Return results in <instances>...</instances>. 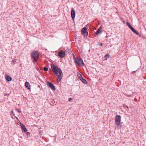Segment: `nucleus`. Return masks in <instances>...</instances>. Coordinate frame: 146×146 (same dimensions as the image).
Instances as JSON below:
<instances>
[{
  "mask_svg": "<svg viewBox=\"0 0 146 146\" xmlns=\"http://www.w3.org/2000/svg\"><path fill=\"white\" fill-rule=\"evenodd\" d=\"M39 55V54L37 51H34L32 53L31 56L33 59V62L35 63L37 62Z\"/></svg>",
  "mask_w": 146,
  "mask_h": 146,
  "instance_id": "1",
  "label": "nucleus"
},
{
  "mask_svg": "<svg viewBox=\"0 0 146 146\" xmlns=\"http://www.w3.org/2000/svg\"><path fill=\"white\" fill-rule=\"evenodd\" d=\"M121 117L120 115H117L115 116V124L117 126H119L121 124Z\"/></svg>",
  "mask_w": 146,
  "mask_h": 146,
  "instance_id": "2",
  "label": "nucleus"
},
{
  "mask_svg": "<svg viewBox=\"0 0 146 146\" xmlns=\"http://www.w3.org/2000/svg\"><path fill=\"white\" fill-rule=\"evenodd\" d=\"M74 63L76 65L79 66H84V63L81 58L80 59H77L74 62Z\"/></svg>",
  "mask_w": 146,
  "mask_h": 146,
  "instance_id": "3",
  "label": "nucleus"
},
{
  "mask_svg": "<svg viewBox=\"0 0 146 146\" xmlns=\"http://www.w3.org/2000/svg\"><path fill=\"white\" fill-rule=\"evenodd\" d=\"M87 29L86 27L83 28L81 30V33L82 35H84V36H87L88 35V32L86 31Z\"/></svg>",
  "mask_w": 146,
  "mask_h": 146,
  "instance_id": "4",
  "label": "nucleus"
},
{
  "mask_svg": "<svg viewBox=\"0 0 146 146\" xmlns=\"http://www.w3.org/2000/svg\"><path fill=\"white\" fill-rule=\"evenodd\" d=\"M46 84L47 86L48 87L50 88L52 90H56V89L55 86L51 82H46Z\"/></svg>",
  "mask_w": 146,
  "mask_h": 146,
  "instance_id": "5",
  "label": "nucleus"
},
{
  "mask_svg": "<svg viewBox=\"0 0 146 146\" xmlns=\"http://www.w3.org/2000/svg\"><path fill=\"white\" fill-rule=\"evenodd\" d=\"M51 69L53 72L57 71L58 67L57 66H54L53 63L51 64Z\"/></svg>",
  "mask_w": 146,
  "mask_h": 146,
  "instance_id": "6",
  "label": "nucleus"
},
{
  "mask_svg": "<svg viewBox=\"0 0 146 146\" xmlns=\"http://www.w3.org/2000/svg\"><path fill=\"white\" fill-rule=\"evenodd\" d=\"M65 55V52L62 51H59L58 53V56L61 58H63L64 57V56Z\"/></svg>",
  "mask_w": 146,
  "mask_h": 146,
  "instance_id": "7",
  "label": "nucleus"
},
{
  "mask_svg": "<svg viewBox=\"0 0 146 146\" xmlns=\"http://www.w3.org/2000/svg\"><path fill=\"white\" fill-rule=\"evenodd\" d=\"M71 14L72 18V19H74L75 16V11L73 8L72 9L71 11Z\"/></svg>",
  "mask_w": 146,
  "mask_h": 146,
  "instance_id": "8",
  "label": "nucleus"
},
{
  "mask_svg": "<svg viewBox=\"0 0 146 146\" xmlns=\"http://www.w3.org/2000/svg\"><path fill=\"white\" fill-rule=\"evenodd\" d=\"M102 28V27H100L94 33V35L95 36L97 35L98 34H101L102 33V31H100V30Z\"/></svg>",
  "mask_w": 146,
  "mask_h": 146,
  "instance_id": "9",
  "label": "nucleus"
},
{
  "mask_svg": "<svg viewBox=\"0 0 146 146\" xmlns=\"http://www.w3.org/2000/svg\"><path fill=\"white\" fill-rule=\"evenodd\" d=\"M5 78L6 80L8 81H11L12 80V78L8 75H5Z\"/></svg>",
  "mask_w": 146,
  "mask_h": 146,
  "instance_id": "10",
  "label": "nucleus"
},
{
  "mask_svg": "<svg viewBox=\"0 0 146 146\" xmlns=\"http://www.w3.org/2000/svg\"><path fill=\"white\" fill-rule=\"evenodd\" d=\"M25 87L27 88V89L29 90H30V86H31L29 84V82H25Z\"/></svg>",
  "mask_w": 146,
  "mask_h": 146,
  "instance_id": "11",
  "label": "nucleus"
},
{
  "mask_svg": "<svg viewBox=\"0 0 146 146\" xmlns=\"http://www.w3.org/2000/svg\"><path fill=\"white\" fill-rule=\"evenodd\" d=\"M80 79L84 83L86 84L87 83V81L85 79L83 78L82 76L80 78Z\"/></svg>",
  "mask_w": 146,
  "mask_h": 146,
  "instance_id": "12",
  "label": "nucleus"
},
{
  "mask_svg": "<svg viewBox=\"0 0 146 146\" xmlns=\"http://www.w3.org/2000/svg\"><path fill=\"white\" fill-rule=\"evenodd\" d=\"M62 77V75H58L57 78V82L59 83L61 80Z\"/></svg>",
  "mask_w": 146,
  "mask_h": 146,
  "instance_id": "13",
  "label": "nucleus"
},
{
  "mask_svg": "<svg viewBox=\"0 0 146 146\" xmlns=\"http://www.w3.org/2000/svg\"><path fill=\"white\" fill-rule=\"evenodd\" d=\"M126 25L129 27V28L132 30L133 28L132 27L130 23L129 22H126Z\"/></svg>",
  "mask_w": 146,
  "mask_h": 146,
  "instance_id": "14",
  "label": "nucleus"
},
{
  "mask_svg": "<svg viewBox=\"0 0 146 146\" xmlns=\"http://www.w3.org/2000/svg\"><path fill=\"white\" fill-rule=\"evenodd\" d=\"M23 131H24L26 134L27 135H28V134L29 133V132H28L26 128V127H25V128H23Z\"/></svg>",
  "mask_w": 146,
  "mask_h": 146,
  "instance_id": "15",
  "label": "nucleus"
},
{
  "mask_svg": "<svg viewBox=\"0 0 146 146\" xmlns=\"http://www.w3.org/2000/svg\"><path fill=\"white\" fill-rule=\"evenodd\" d=\"M110 57V55H109L108 54H106L104 56V60H107L108 58H109Z\"/></svg>",
  "mask_w": 146,
  "mask_h": 146,
  "instance_id": "16",
  "label": "nucleus"
},
{
  "mask_svg": "<svg viewBox=\"0 0 146 146\" xmlns=\"http://www.w3.org/2000/svg\"><path fill=\"white\" fill-rule=\"evenodd\" d=\"M131 31L136 35H138L139 34L138 32L136 31L134 28H133Z\"/></svg>",
  "mask_w": 146,
  "mask_h": 146,
  "instance_id": "17",
  "label": "nucleus"
},
{
  "mask_svg": "<svg viewBox=\"0 0 146 146\" xmlns=\"http://www.w3.org/2000/svg\"><path fill=\"white\" fill-rule=\"evenodd\" d=\"M66 52H68V53H71V50L70 49H69L68 48L66 49Z\"/></svg>",
  "mask_w": 146,
  "mask_h": 146,
  "instance_id": "18",
  "label": "nucleus"
},
{
  "mask_svg": "<svg viewBox=\"0 0 146 146\" xmlns=\"http://www.w3.org/2000/svg\"><path fill=\"white\" fill-rule=\"evenodd\" d=\"M73 57L74 62L75 60H77V58H76V57L74 54H73Z\"/></svg>",
  "mask_w": 146,
  "mask_h": 146,
  "instance_id": "19",
  "label": "nucleus"
},
{
  "mask_svg": "<svg viewBox=\"0 0 146 146\" xmlns=\"http://www.w3.org/2000/svg\"><path fill=\"white\" fill-rule=\"evenodd\" d=\"M44 70L45 71H47L48 70V68L45 66L44 67Z\"/></svg>",
  "mask_w": 146,
  "mask_h": 146,
  "instance_id": "20",
  "label": "nucleus"
},
{
  "mask_svg": "<svg viewBox=\"0 0 146 146\" xmlns=\"http://www.w3.org/2000/svg\"><path fill=\"white\" fill-rule=\"evenodd\" d=\"M58 72L59 74V75H62L63 76V74L62 73V70L61 71H60L59 72Z\"/></svg>",
  "mask_w": 146,
  "mask_h": 146,
  "instance_id": "21",
  "label": "nucleus"
},
{
  "mask_svg": "<svg viewBox=\"0 0 146 146\" xmlns=\"http://www.w3.org/2000/svg\"><path fill=\"white\" fill-rule=\"evenodd\" d=\"M53 73H54V74L56 75V76H57L58 75V72L57 71H55V72H53Z\"/></svg>",
  "mask_w": 146,
  "mask_h": 146,
  "instance_id": "22",
  "label": "nucleus"
},
{
  "mask_svg": "<svg viewBox=\"0 0 146 146\" xmlns=\"http://www.w3.org/2000/svg\"><path fill=\"white\" fill-rule=\"evenodd\" d=\"M21 127L22 129L25 127V126L23 124H21Z\"/></svg>",
  "mask_w": 146,
  "mask_h": 146,
  "instance_id": "23",
  "label": "nucleus"
},
{
  "mask_svg": "<svg viewBox=\"0 0 146 146\" xmlns=\"http://www.w3.org/2000/svg\"><path fill=\"white\" fill-rule=\"evenodd\" d=\"M52 103V104H54L55 105H56V102H55V101H54V100H53Z\"/></svg>",
  "mask_w": 146,
  "mask_h": 146,
  "instance_id": "24",
  "label": "nucleus"
},
{
  "mask_svg": "<svg viewBox=\"0 0 146 146\" xmlns=\"http://www.w3.org/2000/svg\"><path fill=\"white\" fill-rule=\"evenodd\" d=\"M123 107L125 108H126L128 109V106H126L125 105H123Z\"/></svg>",
  "mask_w": 146,
  "mask_h": 146,
  "instance_id": "25",
  "label": "nucleus"
},
{
  "mask_svg": "<svg viewBox=\"0 0 146 146\" xmlns=\"http://www.w3.org/2000/svg\"><path fill=\"white\" fill-rule=\"evenodd\" d=\"M60 71H61V69L60 68H58V69L57 70V72H59Z\"/></svg>",
  "mask_w": 146,
  "mask_h": 146,
  "instance_id": "26",
  "label": "nucleus"
},
{
  "mask_svg": "<svg viewBox=\"0 0 146 146\" xmlns=\"http://www.w3.org/2000/svg\"><path fill=\"white\" fill-rule=\"evenodd\" d=\"M72 99H73L72 98H69L68 99V101L70 102V101H71V100H72Z\"/></svg>",
  "mask_w": 146,
  "mask_h": 146,
  "instance_id": "27",
  "label": "nucleus"
},
{
  "mask_svg": "<svg viewBox=\"0 0 146 146\" xmlns=\"http://www.w3.org/2000/svg\"><path fill=\"white\" fill-rule=\"evenodd\" d=\"M16 110L19 113H20L21 112V111L19 110L18 109H16Z\"/></svg>",
  "mask_w": 146,
  "mask_h": 146,
  "instance_id": "28",
  "label": "nucleus"
},
{
  "mask_svg": "<svg viewBox=\"0 0 146 146\" xmlns=\"http://www.w3.org/2000/svg\"><path fill=\"white\" fill-rule=\"evenodd\" d=\"M17 61V60L16 59H14L13 60V61L14 62H15Z\"/></svg>",
  "mask_w": 146,
  "mask_h": 146,
  "instance_id": "29",
  "label": "nucleus"
},
{
  "mask_svg": "<svg viewBox=\"0 0 146 146\" xmlns=\"http://www.w3.org/2000/svg\"><path fill=\"white\" fill-rule=\"evenodd\" d=\"M100 45L101 46H102L103 45V44L102 43H101L100 44Z\"/></svg>",
  "mask_w": 146,
  "mask_h": 146,
  "instance_id": "30",
  "label": "nucleus"
},
{
  "mask_svg": "<svg viewBox=\"0 0 146 146\" xmlns=\"http://www.w3.org/2000/svg\"><path fill=\"white\" fill-rule=\"evenodd\" d=\"M12 112L13 113V115H14L15 114H14L13 113L14 112H13V111H12Z\"/></svg>",
  "mask_w": 146,
  "mask_h": 146,
  "instance_id": "31",
  "label": "nucleus"
},
{
  "mask_svg": "<svg viewBox=\"0 0 146 146\" xmlns=\"http://www.w3.org/2000/svg\"><path fill=\"white\" fill-rule=\"evenodd\" d=\"M38 86V87H40V86Z\"/></svg>",
  "mask_w": 146,
  "mask_h": 146,
  "instance_id": "32",
  "label": "nucleus"
}]
</instances>
